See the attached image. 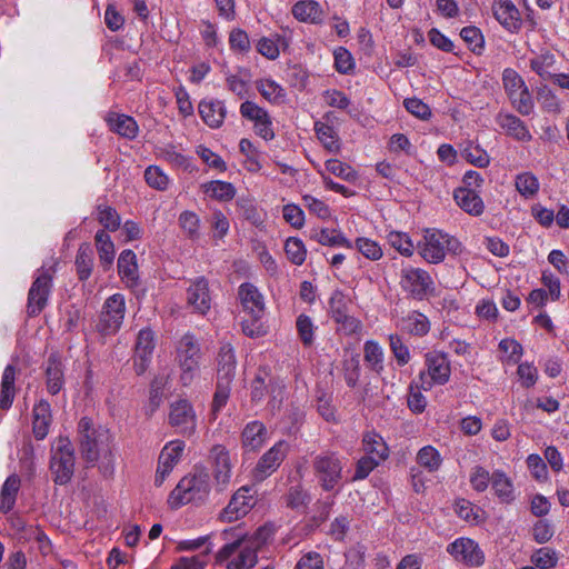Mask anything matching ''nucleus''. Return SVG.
Returning a JSON list of instances; mask_svg holds the SVG:
<instances>
[{
	"instance_id": "obj_1",
	"label": "nucleus",
	"mask_w": 569,
	"mask_h": 569,
	"mask_svg": "<svg viewBox=\"0 0 569 569\" xmlns=\"http://www.w3.org/2000/svg\"><path fill=\"white\" fill-rule=\"evenodd\" d=\"M264 530L258 529L251 536H242L226 543L217 553L216 562H227V569H252L258 562V550L264 543Z\"/></svg>"
},
{
	"instance_id": "obj_2",
	"label": "nucleus",
	"mask_w": 569,
	"mask_h": 569,
	"mask_svg": "<svg viewBox=\"0 0 569 569\" xmlns=\"http://www.w3.org/2000/svg\"><path fill=\"white\" fill-rule=\"evenodd\" d=\"M210 492V477L206 468L196 467L194 471L183 477L171 491L169 502L180 507L190 502L204 501Z\"/></svg>"
},
{
	"instance_id": "obj_3",
	"label": "nucleus",
	"mask_w": 569,
	"mask_h": 569,
	"mask_svg": "<svg viewBox=\"0 0 569 569\" xmlns=\"http://www.w3.org/2000/svg\"><path fill=\"white\" fill-rule=\"evenodd\" d=\"M420 256L429 263H440L447 253L458 256L462 252L461 242L438 229L426 230L423 241L418 244Z\"/></svg>"
},
{
	"instance_id": "obj_4",
	"label": "nucleus",
	"mask_w": 569,
	"mask_h": 569,
	"mask_svg": "<svg viewBox=\"0 0 569 569\" xmlns=\"http://www.w3.org/2000/svg\"><path fill=\"white\" fill-rule=\"evenodd\" d=\"M78 433L82 458L87 462H96L100 452L108 447L109 430L102 426H94L90 418L83 417L78 423Z\"/></svg>"
},
{
	"instance_id": "obj_5",
	"label": "nucleus",
	"mask_w": 569,
	"mask_h": 569,
	"mask_svg": "<svg viewBox=\"0 0 569 569\" xmlns=\"http://www.w3.org/2000/svg\"><path fill=\"white\" fill-rule=\"evenodd\" d=\"M74 448L68 438H59L51 449L49 469L52 480L58 486H64L72 479L74 472Z\"/></svg>"
},
{
	"instance_id": "obj_6",
	"label": "nucleus",
	"mask_w": 569,
	"mask_h": 569,
	"mask_svg": "<svg viewBox=\"0 0 569 569\" xmlns=\"http://www.w3.org/2000/svg\"><path fill=\"white\" fill-rule=\"evenodd\" d=\"M342 461L337 452L325 451L315 456L312 469L325 491L333 490L342 480Z\"/></svg>"
},
{
	"instance_id": "obj_7",
	"label": "nucleus",
	"mask_w": 569,
	"mask_h": 569,
	"mask_svg": "<svg viewBox=\"0 0 569 569\" xmlns=\"http://www.w3.org/2000/svg\"><path fill=\"white\" fill-rule=\"evenodd\" d=\"M201 359L200 345L190 333H186L177 347V361L181 369V381L188 386L199 370Z\"/></svg>"
},
{
	"instance_id": "obj_8",
	"label": "nucleus",
	"mask_w": 569,
	"mask_h": 569,
	"mask_svg": "<svg viewBox=\"0 0 569 569\" xmlns=\"http://www.w3.org/2000/svg\"><path fill=\"white\" fill-rule=\"evenodd\" d=\"M284 385L278 378H273L266 368H259L251 382V400L261 401L267 393H270L269 405L279 409L282 402Z\"/></svg>"
},
{
	"instance_id": "obj_9",
	"label": "nucleus",
	"mask_w": 569,
	"mask_h": 569,
	"mask_svg": "<svg viewBox=\"0 0 569 569\" xmlns=\"http://www.w3.org/2000/svg\"><path fill=\"white\" fill-rule=\"evenodd\" d=\"M126 313V300L121 293L110 296L103 303L97 322V330L104 335H114L121 327Z\"/></svg>"
},
{
	"instance_id": "obj_10",
	"label": "nucleus",
	"mask_w": 569,
	"mask_h": 569,
	"mask_svg": "<svg viewBox=\"0 0 569 569\" xmlns=\"http://www.w3.org/2000/svg\"><path fill=\"white\" fill-rule=\"evenodd\" d=\"M427 372L419 375L422 390H430L433 385H445L449 381L451 369L448 357L442 352H429L426 355Z\"/></svg>"
},
{
	"instance_id": "obj_11",
	"label": "nucleus",
	"mask_w": 569,
	"mask_h": 569,
	"mask_svg": "<svg viewBox=\"0 0 569 569\" xmlns=\"http://www.w3.org/2000/svg\"><path fill=\"white\" fill-rule=\"evenodd\" d=\"M400 287L412 299L423 300L433 291V280L428 271L409 267L401 270Z\"/></svg>"
},
{
	"instance_id": "obj_12",
	"label": "nucleus",
	"mask_w": 569,
	"mask_h": 569,
	"mask_svg": "<svg viewBox=\"0 0 569 569\" xmlns=\"http://www.w3.org/2000/svg\"><path fill=\"white\" fill-rule=\"evenodd\" d=\"M52 288V274L49 270L41 271L28 292L27 313L37 317L46 308Z\"/></svg>"
},
{
	"instance_id": "obj_13",
	"label": "nucleus",
	"mask_w": 569,
	"mask_h": 569,
	"mask_svg": "<svg viewBox=\"0 0 569 569\" xmlns=\"http://www.w3.org/2000/svg\"><path fill=\"white\" fill-rule=\"evenodd\" d=\"M168 421L171 427L176 428L184 437H191L196 431V412L191 403L186 399L171 403Z\"/></svg>"
},
{
	"instance_id": "obj_14",
	"label": "nucleus",
	"mask_w": 569,
	"mask_h": 569,
	"mask_svg": "<svg viewBox=\"0 0 569 569\" xmlns=\"http://www.w3.org/2000/svg\"><path fill=\"white\" fill-rule=\"evenodd\" d=\"M288 449V443L280 440L264 452L252 471L253 479L256 481H263L271 476L287 457Z\"/></svg>"
},
{
	"instance_id": "obj_15",
	"label": "nucleus",
	"mask_w": 569,
	"mask_h": 569,
	"mask_svg": "<svg viewBox=\"0 0 569 569\" xmlns=\"http://www.w3.org/2000/svg\"><path fill=\"white\" fill-rule=\"evenodd\" d=\"M447 551L458 561L470 567L481 566L485 561V555L478 543L469 538H459L451 542Z\"/></svg>"
},
{
	"instance_id": "obj_16",
	"label": "nucleus",
	"mask_w": 569,
	"mask_h": 569,
	"mask_svg": "<svg viewBox=\"0 0 569 569\" xmlns=\"http://www.w3.org/2000/svg\"><path fill=\"white\" fill-rule=\"evenodd\" d=\"M187 303L193 312L206 315L211 307L209 282L204 277H198L191 281L187 289Z\"/></svg>"
},
{
	"instance_id": "obj_17",
	"label": "nucleus",
	"mask_w": 569,
	"mask_h": 569,
	"mask_svg": "<svg viewBox=\"0 0 569 569\" xmlns=\"http://www.w3.org/2000/svg\"><path fill=\"white\" fill-rule=\"evenodd\" d=\"M209 458L213 468V477L219 490H223L231 478V461L229 451L222 445H214Z\"/></svg>"
},
{
	"instance_id": "obj_18",
	"label": "nucleus",
	"mask_w": 569,
	"mask_h": 569,
	"mask_svg": "<svg viewBox=\"0 0 569 569\" xmlns=\"http://www.w3.org/2000/svg\"><path fill=\"white\" fill-rule=\"evenodd\" d=\"M154 349V335L150 329H141L136 341L134 370L137 375H142L150 362Z\"/></svg>"
},
{
	"instance_id": "obj_19",
	"label": "nucleus",
	"mask_w": 569,
	"mask_h": 569,
	"mask_svg": "<svg viewBox=\"0 0 569 569\" xmlns=\"http://www.w3.org/2000/svg\"><path fill=\"white\" fill-rule=\"evenodd\" d=\"M250 489L247 487L240 488L231 498L228 506L221 512V519L224 521H234L240 517L248 513L253 506V499L249 495Z\"/></svg>"
},
{
	"instance_id": "obj_20",
	"label": "nucleus",
	"mask_w": 569,
	"mask_h": 569,
	"mask_svg": "<svg viewBox=\"0 0 569 569\" xmlns=\"http://www.w3.org/2000/svg\"><path fill=\"white\" fill-rule=\"evenodd\" d=\"M238 295L249 316L254 320H260L264 312V303L259 290L253 284L247 282L239 287Z\"/></svg>"
},
{
	"instance_id": "obj_21",
	"label": "nucleus",
	"mask_w": 569,
	"mask_h": 569,
	"mask_svg": "<svg viewBox=\"0 0 569 569\" xmlns=\"http://www.w3.org/2000/svg\"><path fill=\"white\" fill-rule=\"evenodd\" d=\"M236 366L237 361L232 346L230 343L222 345L217 357V382L231 385Z\"/></svg>"
},
{
	"instance_id": "obj_22",
	"label": "nucleus",
	"mask_w": 569,
	"mask_h": 569,
	"mask_svg": "<svg viewBox=\"0 0 569 569\" xmlns=\"http://www.w3.org/2000/svg\"><path fill=\"white\" fill-rule=\"evenodd\" d=\"M492 12L499 23L507 30L515 31L520 28L519 11L510 0H495Z\"/></svg>"
},
{
	"instance_id": "obj_23",
	"label": "nucleus",
	"mask_w": 569,
	"mask_h": 569,
	"mask_svg": "<svg viewBox=\"0 0 569 569\" xmlns=\"http://www.w3.org/2000/svg\"><path fill=\"white\" fill-rule=\"evenodd\" d=\"M199 113L204 123L210 128H220L226 118V107L223 101L214 99H204L199 103Z\"/></svg>"
},
{
	"instance_id": "obj_24",
	"label": "nucleus",
	"mask_w": 569,
	"mask_h": 569,
	"mask_svg": "<svg viewBox=\"0 0 569 569\" xmlns=\"http://www.w3.org/2000/svg\"><path fill=\"white\" fill-rule=\"evenodd\" d=\"M453 198L457 204L470 216L478 217L485 211V203L473 189L457 188Z\"/></svg>"
},
{
	"instance_id": "obj_25",
	"label": "nucleus",
	"mask_w": 569,
	"mask_h": 569,
	"mask_svg": "<svg viewBox=\"0 0 569 569\" xmlns=\"http://www.w3.org/2000/svg\"><path fill=\"white\" fill-rule=\"evenodd\" d=\"M266 437L267 429L264 425L260 421H251L246 425L241 433L242 447L246 451L254 452L262 447Z\"/></svg>"
},
{
	"instance_id": "obj_26",
	"label": "nucleus",
	"mask_w": 569,
	"mask_h": 569,
	"mask_svg": "<svg viewBox=\"0 0 569 569\" xmlns=\"http://www.w3.org/2000/svg\"><path fill=\"white\" fill-rule=\"evenodd\" d=\"M497 123L516 140L529 141L532 138L525 122L515 114L499 113Z\"/></svg>"
},
{
	"instance_id": "obj_27",
	"label": "nucleus",
	"mask_w": 569,
	"mask_h": 569,
	"mask_svg": "<svg viewBox=\"0 0 569 569\" xmlns=\"http://www.w3.org/2000/svg\"><path fill=\"white\" fill-rule=\"evenodd\" d=\"M118 272L128 287L138 284L137 256L132 250L127 249L120 253L118 259Z\"/></svg>"
},
{
	"instance_id": "obj_28",
	"label": "nucleus",
	"mask_w": 569,
	"mask_h": 569,
	"mask_svg": "<svg viewBox=\"0 0 569 569\" xmlns=\"http://www.w3.org/2000/svg\"><path fill=\"white\" fill-rule=\"evenodd\" d=\"M18 369L13 365H8L2 373L0 385V410H8L16 397V376Z\"/></svg>"
},
{
	"instance_id": "obj_29",
	"label": "nucleus",
	"mask_w": 569,
	"mask_h": 569,
	"mask_svg": "<svg viewBox=\"0 0 569 569\" xmlns=\"http://www.w3.org/2000/svg\"><path fill=\"white\" fill-rule=\"evenodd\" d=\"M50 421V405L41 400L33 408V433L37 439L41 440L48 435Z\"/></svg>"
},
{
	"instance_id": "obj_30",
	"label": "nucleus",
	"mask_w": 569,
	"mask_h": 569,
	"mask_svg": "<svg viewBox=\"0 0 569 569\" xmlns=\"http://www.w3.org/2000/svg\"><path fill=\"white\" fill-rule=\"evenodd\" d=\"M362 448L367 456H375L379 461H385L389 457V448L383 438L375 432L368 431L362 438Z\"/></svg>"
},
{
	"instance_id": "obj_31",
	"label": "nucleus",
	"mask_w": 569,
	"mask_h": 569,
	"mask_svg": "<svg viewBox=\"0 0 569 569\" xmlns=\"http://www.w3.org/2000/svg\"><path fill=\"white\" fill-rule=\"evenodd\" d=\"M47 390L57 395L64 385L62 363L54 357H49L46 368Z\"/></svg>"
},
{
	"instance_id": "obj_32",
	"label": "nucleus",
	"mask_w": 569,
	"mask_h": 569,
	"mask_svg": "<svg viewBox=\"0 0 569 569\" xmlns=\"http://www.w3.org/2000/svg\"><path fill=\"white\" fill-rule=\"evenodd\" d=\"M94 240L100 264L104 270H108L114 260V244L110 236L104 230H98L94 236Z\"/></svg>"
},
{
	"instance_id": "obj_33",
	"label": "nucleus",
	"mask_w": 569,
	"mask_h": 569,
	"mask_svg": "<svg viewBox=\"0 0 569 569\" xmlns=\"http://www.w3.org/2000/svg\"><path fill=\"white\" fill-rule=\"evenodd\" d=\"M491 486L495 495L503 503H510L515 500L513 485L510 478L500 470H496L491 475Z\"/></svg>"
},
{
	"instance_id": "obj_34",
	"label": "nucleus",
	"mask_w": 569,
	"mask_h": 569,
	"mask_svg": "<svg viewBox=\"0 0 569 569\" xmlns=\"http://www.w3.org/2000/svg\"><path fill=\"white\" fill-rule=\"evenodd\" d=\"M107 121L110 129L121 137L133 139L138 133V124L132 117L126 114H110Z\"/></svg>"
},
{
	"instance_id": "obj_35",
	"label": "nucleus",
	"mask_w": 569,
	"mask_h": 569,
	"mask_svg": "<svg viewBox=\"0 0 569 569\" xmlns=\"http://www.w3.org/2000/svg\"><path fill=\"white\" fill-rule=\"evenodd\" d=\"M74 263L79 280L84 281L89 279L93 267V252L89 243L80 244Z\"/></svg>"
},
{
	"instance_id": "obj_36",
	"label": "nucleus",
	"mask_w": 569,
	"mask_h": 569,
	"mask_svg": "<svg viewBox=\"0 0 569 569\" xmlns=\"http://www.w3.org/2000/svg\"><path fill=\"white\" fill-rule=\"evenodd\" d=\"M311 238L322 246L352 248L351 242L340 231L335 229L315 231Z\"/></svg>"
},
{
	"instance_id": "obj_37",
	"label": "nucleus",
	"mask_w": 569,
	"mask_h": 569,
	"mask_svg": "<svg viewBox=\"0 0 569 569\" xmlns=\"http://www.w3.org/2000/svg\"><path fill=\"white\" fill-rule=\"evenodd\" d=\"M292 14L300 21L316 22L320 19L321 10L319 3L313 0L299 1L293 6Z\"/></svg>"
},
{
	"instance_id": "obj_38",
	"label": "nucleus",
	"mask_w": 569,
	"mask_h": 569,
	"mask_svg": "<svg viewBox=\"0 0 569 569\" xmlns=\"http://www.w3.org/2000/svg\"><path fill=\"white\" fill-rule=\"evenodd\" d=\"M204 193L219 201H229L236 196V188L226 181H210L204 186Z\"/></svg>"
},
{
	"instance_id": "obj_39",
	"label": "nucleus",
	"mask_w": 569,
	"mask_h": 569,
	"mask_svg": "<svg viewBox=\"0 0 569 569\" xmlns=\"http://www.w3.org/2000/svg\"><path fill=\"white\" fill-rule=\"evenodd\" d=\"M257 89L261 96L270 102L282 103L286 98L284 89L273 80L263 79L257 82Z\"/></svg>"
},
{
	"instance_id": "obj_40",
	"label": "nucleus",
	"mask_w": 569,
	"mask_h": 569,
	"mask_svg": "<svg viewBox=\"0 0 569 569\" xmlns=\"http://www.w3.org/2000/svg\"><path fill=\"white\" fill-rule=\"evenodd\" d=\"M365 361L369 365V367L380 373L383 369L382 359L383 352L381 347L375 341H367L365 343Z\"/></svg>"
},
{
	"instance_id": "obj_41",
	"label": "nucleus",
	"mask_w": 569,
	"mask_h": 569,
	"mask_svg": "<svg viewBox=\"0 0 569 569\" xmlns=\"http://www.w3.org/2000/svg\"><path fill=\"white\" fill-rule=\"evenodd\" d=\"M315 130L318 139L327 150L331 152L339 150V141L332 127L322 122H316Z\"/></svg>"
},
{
	"instance_id": "obj_42",
	"label": "nucleus",
	"mask_w": 569,
	"mask_h": 569,
	"mask_svg": "<svg viewBox=\"0 0 569 569\" xmlns=\"http://www.w3.org/2000/svg\"><path fill=\"white\" fill-rule=\"evenodd\" d=\"M420 380H413L409 386V395L407 399L408 408L413 413H421L425 411L427 406V399L421 393Z\"/></svg>"
},
{
	"instance_id": "obj_43",
	"label": "nucleus",
	"mask_w": 569,
	"mask_h": 569,
	"mask_svg": "<svg viewBox=\"0 0 569 569\" xmlns=\"http://www.w3.org/2000/svg\"><path fill=\"white\" fill-rule=\"evenodd\" d=\"M98 221L109 231H116L120 228L121 218L116 209L109 206L100 204L97 208Z\"/></svg>"
},
{
	"instance_id": "obj_44",
	"label": "nucleus",
	"mask_w": 569,
	"mask_h": 569,
	"mask_svg": "<svg viewBox=\"0 0 569 569\" xmlns=\"http://www.w3.org/2000/svg\"><path fill=\"white\" fill-rule=\"evenodd\" d=\"M325 166L330 173L348 182H355L358 178L356 170H353L349 164L341 162L338 159H329L326 161Z\"/></svg>"
},
{
	"instance_id": "obj_45",
	"label": "nucleus",
	"mask_w": 569,
	"mask_h": 569,
	"mask_svg": "<svg viewBox=\"0 0 569 569\" xmlns=\"http://www.w3.org/2000/svg\"><path fill=\"white\" fill-rule=\"evenodd\" d=\"M284 251L288 259L297 266L302 264L306 260L307 251L299 238H289L284 243Z\"/></svg>"
},
{
	"instance_id": "obj_46",
	"label": "nucleus",
	"mask_w": 569,
	"mask_h": 569,
	"mask_svg": "<svg viewBox=\"0 0 569 569\" xmlns=\"http://www.w3.org/2000/svg\"><path fill=\"white\" fill-rule=\"evenodd\" d=\"M419 465L427 468L429 471H436L441 465V457L433 447L426 446L421 448L417 455Z\"/></svg>"
},
{
	"instance_id": "obj_47",
	"label": "nucleus",
	"mask_w": 569,
	"mask_h": 569,
	"mask_svg": "<svg viewBox=\"0 0 569 569\" xmlns=\"http://www.w3.org/2000/svg\"><path fill=\"white\" fill-rule=\"evenodd\" d=\"M516 188L520 194L529 198L535 196L539 190L538 179L530 172H523L516 178Z\"/></svg>"
},
{
	"instance_id": "obj_48",
	"label": "nucleus",
	"mask_w": 569,
	"mask_h": 569,
	"mask_svg": "<svg viewBox=\"0 0 569 569\" xmlns=\"http://www.w3.org/2000/svg\"><path fill=\"white\" fill-rule=\"evenodd\" d=\"M230 383L217 382V388L211 405V420H216L220 410L226 406L230 395Z\"/></svg>"
},
{
	"instance_id": "obj_49",
	"label": "nucleus",
	"mask_w": 569,
	"mask_h": 569,
	"mask_svg": "<svg viewBox=\"0 0 569 569\" xmlns=\"http://www.w3.org/2000/svg\"><path fill=\"white\" fill-rule=\"evenodd\" d=\"M512 106L522 116H529L533 110V100L528 88H522L515 96L509 97Z\"/></svg>"
},
{
	"instance_id": "obj_50",
	"label": "nucleus",
	"mask_w": 569,
	"mask_h": 569,
	"mask_svg": "<svg viewBox=\"0 0 569 569\" xmlns=\"http://www.w3.org/2000/svg\"><path fill=\"white\" fill-rule=\"evenodd\" d=\"M146 182L157 190H166L169 184L168 176L157 166H149L144 171Z\"/></svg>"
},
{
	"instance_id": "obj_51",
	"label": "nucleus",
	"mask_w": 569,
	"mask_h": 569,
	"mask_svg": "<svg viewBox=\"0 0 569 569\" xmlns=\"http://www.w3.org/2000/svg\"><path fill=\"white\" fill-rule=\"evenodd\" d=\"M184 447L186 445L181 440L171 441L164 446L159 456V459L173 467L179 461Z\"/></svg>"
},
{
	"instance_id": "obj_52",
	"label": "nucleus",
	"mask_w": 569,
	"mask_h": 569,
	"mask_svg": "<svg viewBox=\"0 0 569 569\" xmlns=\"http://www.w3.org/2000/svg\"><path fill=\"white\" fill-rule=\"evenodd\" d=\"M557 553L550 548H540L531 556V562L540 569H550L557 565Z\"/></svg>"
},
{
	"instance_id": "obj_53",
	"label": "nucleus",
	"mask_w": 569,
	"mask_h": 569,
	"mask_svg": "<svg viewBox=\"0 0 569 569\" xmlns=\"http://www.w3.org/2000/svg\"><path fill=\"white\" fill-rule=\"evenodd\" d=\"M388 241L402 256L410 257L413 253V243L406 233L390 232Z\"/></svg>"
},
{
	"instance_id": "obj_54",
	"label": "nucleus",
	"mask_w": 569,
	"mask_h": 569,
	"mask_svg": "<svg viewBox=\"0 0 569 569\" xmlns=\"http://www.w3.org/2000/svg\"><path fill=\"white\" fill-rule=\"evenodd\" d=\"M502 82L508 97H512L522 88H527L522 78L513 69L503 71Z\"/></svg>"
},
{
	"instance_id": "obj_55",
	"label": "nucleus",
	"mask_w": 569,
	"mask_h": 569,
	"mask_svg": "<svg viewBox=\"0 0 569 569\" xmlns=\"http://www.w3.org/2000/svg\"><path fill=\"white\" fill-rule=\"evenodd\" d=\"M356 248L370 260H379L382 257V249L379 243L369 238H358Z\"/></svg>"
},
{
	"instance_id": "obj_56",
	"label": "nucleus",
	"mask_w": 569,
	"mask_h": 569,
	"mask_svg": "<svg viewBox=\"0 0 569 569\" xmlns=\"http://www.w3.org/2000/svg\"><path fill=\"white\" fill-rule=\"evenodd\" d=\"M460 37L473 52H479L483 48L482 33L476 27L469 26L462 28Z\"/></svg>"
},
{
	"instance_id": "obj_57",
	"label": "nucleus",
	"mask_w": 569,
	"mask_h": 569,
	"mask_svg": "<svg viewBox=\"0 0 569 569\" xmlns=\"http://www.w3.org/2000/svg\"><path fill=\"white\" fill-rule=\"evenodd\" d=\"M555 62V56L551 53H543L530 61L531 69L537 72L542 79H551L553 74L548 71Z\"/></svg>"
},
{
	"instance_id": "obj_58",
	"label": "nucleus",
	"mask_w": 569,
	"mask_h": 569,
	"mask_svg": "<svg viewBox=\"0 0 569 569\" xmlns=\"http://www.w3.org/2000/svg\"><path fill=\"white\" fill-rule=\"evenodd\" d=\"M390 349L399 366H405L410 360V352L408 347L402 342L398 335L389 336Z\"/></svg>"
},
{
	"instance_id": "obj_59",
	"label": "nucleus",
	"mask_w": 569,
	"mask_h": 569,
	"mask_svg": "<svg viewBox=\"0 0 569 569\" xmlns=\"http://www.w3.org/2000/svg\"><path fill=\"white\" fill-rule=\"evenodd\" d=\"M403 106L408 112L421 120H428L431 117V110L428 104L418 98H407Z\"/></svg>"
},
{
	"instance_id": "obj_60",
	"label": "nucleus",
	"mask_w": 569,
	"mask_h": 569,
	"mask_svg": "<svg viewBox=\"0 0 569 569\" xmlns=\"http://www.w3.org/2000/svg\"><path fill=\"white\" fill-rule=\"evenodd\" d=\"M329 308H330L331 316L336 322L340 321L341 319L345 318V316H347L346 298L341 291H339V290L333 291V293L329 300Z\"/></svg>"
},
{
	"instance_id": "obj_61",
	"label": "nucleus",
	"mask_w": 569,
	"mask_h": 569,
	"mask_svg": "<svg viewBox=\"0 0 569 569\" xmlns=\"http://www.w3.org/2000/svg\"><path fill=\"white\" fill-rule=\"evenodd\" d=\"M333 54L335 67L339 73L347 74L353 69V58L347 49L339 47L338 49L335 50Z\"/></svg>"
},
{
	"instance_id": "obj_62",
	"label": "nucleus",
	"mask_w": 569,
	"mask_h": 569,
	"mask_svg": "<svg viewBox=\"0 0 569 569\" xmlns=\"http://www.w3.org/2000/svg\"><path fill=\"white\" fill-rule=\"evenodd\" d=\"M343 375L347 385L355 388L360 377V362L358 356H353L343 362Z\"/></svg>"
},
{
	"instance_id": "obj_63",
	"label": "nucleus",
	"mask_w": 569,
	"mask_h": 569,
	"mask_svg": "<svg viewBox=\"0 0 569 569\" xmlns=\"http://www.w3.org/2000/svg\"><path fill=\"white\" fill-rule=\"evenodd\" d=\"M380 463L381 461H379V459H376L375 456L365 455L357 462L353 480H361L367 478L369 473Z\"/></svg>"
},
{
	"instance_id": "obj_64",
	"label": "nucleus",
	"mask_w": 569,
	"mask_h": 569,
	"mask_svg": "<svg viewBox=\"0 0 569 569\" xmlns=\"http://www.w3.org/2000/svg\"><path fill=\"white\" fill-rule=\"evenodd\" d=\"M537 99L546 111H560V102L555 96V93L548 87L545 86L538 90Z\"/></svg>"
}]
</instances>
